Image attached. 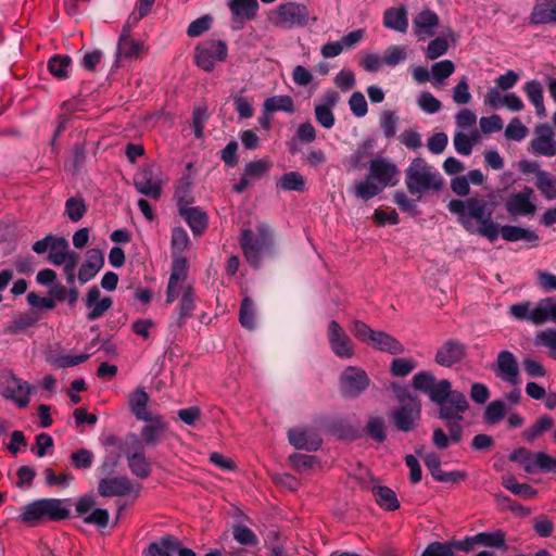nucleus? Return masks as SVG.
Segmentation results:
<instances>
[{
  "instance_id": "f257e3e1",
  "label": "nucleus",
  "mask_w": 556,
  "mask_h": 556,
  "mask_svg": "<svg viewBox=\"0 0 556 556\" xmlns=\"http://www.w3.org/2000/svg\"><path fill=\"white\" fill-rule=\"evenodd\" d=\"M494 208V202L480 197H470L466 200L453 199L447 203V210L457 215L458 224L467 232L478 233L490 242L496 241L500 235L508 242L539 240V236L532 230L513 225L500 227L493 220Z\"/></svg>"
},
{
  "instance_id": "f03ea898",
  "label": "nucleus",
  "mask_w": 556,
  "mask_h": 556,
  "mask_svg": "<svg viewBox=\"0 0 556 556\" xmlns=\"http://www.w3.org/2000/svg\"><path fill=\"white\" fill-rule=\"evenodd\" d=\"M239 245L245 261L253 269L261 268L263 258H273L278 255L276 231L266 222L257 223L254 230L242 229Z\"/></svg>"
},
{
  "instance_id": "7ed1b4c3",
  "label": "nucleus",
  "mask_w": 556,
  "mask_h": 556,
  "mask_svg": "<svg viewBox=\"0 0 556 556\" xmlns=\"http://www.w3.org/2000/svg\"><path fill=\"white\" fill-rule=\"evenodd\" d=\"M64 500L39 498L21 508L18 519L30 527L46 521H61L70 517V509L64 506Z\"/></svg>"
},
{
  "instance_id": "20e7f679",
  "label": "nucleus",
  "mask_w": 556,
  "mask_h": 556,
  "mask_svg": "<svg viewBox=\"0 0 556 556\" xmlns=\"http://www.w3.org/2000/svg\"><path fill=\"white\" fill-rule=\"evenodd\" d=\"M405 185L412 194H421L433 190L439 191L443 187V179L440 173L429 165L424 159H414L405 169Z\"/></svg>"
},
{
  "instance_id": "39448f33",
  "label": "nucleus",
  "mask_w": 556,
  "mask_h": 556,
  "mask_svg": "<svg viewBox=\"0 0 556 556\" xmlns=\"http://www.w3.org/2000/svg\"><path fill=\"white\" fill-rule=\"evenodd\" d=\"M439 406L438 417L446 421L445 426L451 433L452 442L459 443L464 433L460 421L464 419L463 414L469 408L465 394L455 390L448 400L440 403Z\"/></svg>"
},
{
  "instance_id": "423d86ee",
  "label": "nucleus",
  "mask_w": 556,
  "mask_h": 556,
  "mask_svg": "<svg viewBox=\"0 0 556 556\" xmlns=\"http://www.w3.org/2000/svg\"><path fill=\"white\" fill-rule=\"evenodd\" d=\"M141 421H144V425L140 429V440L135 434H131L135 447L153 448L170 434L169 422L160 414H152Z\"/></svg>"
},
{
  "instance_id": "0eeeda50",
  "label": "nucleus",
  "mask_w": 556,
  "mask_h": 556,
  "mask_svg": "<svg viewBox=\"0 0 556 556\" xmlns=\"http://www.w3.org/2000/svg\"><path fill=\"white\" fill-rule=\"evenodd\" d=\"M309 18L306 5L298 2L281 3L277 8L271 23L282 29L304 27Z\"/></svg>"
},
{
  "instance_id": "6e6552de",
  "label": "nucleus",
  "mask_w": 556,
  "mask_h": 556,
  "mask_svg": "<svg viewBox=\"0 0 556 556\" xmlns=\"http://www.w3.org/2000/svg\"><path fill=\"white\" fill-rule=\"evenodd\" d=\"M228 48L223 40H205L195 48V64L205 72H212L216 62H223L227 59Z\"/></svg>"
},
{
  "instance_id": "1a4fd4ad",
  "label": "nucleus",
  "mask_w": 556,
  "mask_h": 556,
  "mask_svg": "<svg viewBox=\"0 0 556 556\" xmlns=\"http://www.w3.org/2000/svg\"><path fill=\"white\" fill-rule=\"evenodd\" d=\"M33 387L14 374L3 376L0 380V394L14 402L20 408H25L30 402Z\"/></svg>"
},
{
  "instance_id": "9d476101",
  "label": "nucleus",
  "mask_w": 556,
  "mask_h": 556,
  "mask_svg": "<svg viewBox=\"0 0 556 556\" xmlns=\"http://www.w3.org/2000/svg\"><path fill=\"white\" fill-rule=\"evenodd\" d=\"M327 339L332 353L337 357L349 359L355 355V343L337 320L328 323Z\"/></svg>"
},
{
  "instance_id": "9b49d317",
  "label": "nucleus",
  "mask_w": 556,
  "mask_h": 556,
  "mask_svg": "<svg viewBox=\"0 0 556 556\" xmlns=\"http://www.w3.org/2000/svg\"><path fill=\"white\" fill-rule=\"evenodd\" d=\"M389 417L395 430L410 432L421 418V404L420 402H407V404L392 409Z\"/></svg>"
},
{
  "instance_id": "f8f14e48",
  "label": "nucleus",
  "mask_w": 556,
  "mask_h": 556,
  "mask_svg": "<svg viewBox=\"0 0 556 556\" xmlns=\"http://www.w3.org/2000/svg\"><path fill=\"white\" fill-rule=\"evenodd\" d=\"M367 374L354 366H349L340 376V393L344 397H357L369 386Z\"/></svg>"
},
{
  "instance_id": "ddd939ff",
  "label": "nucleus",
  "mask_w": 556,
  "mask_h": 556,
  "mask_svg": "<svg viewBox=\"0 0 556 556\" xmlns=\"http://www.w3.org/2000/svg\"><path fill=\"white\" fill-rule=\"evenodd\" d=\"M400 169L389 159L377 157L369 163L368 179L377 180L382 188L394 187L400 181Z\"/></svg>"
},
{
  "instance_id": "4468645a",
  "label": "nucleus",
  "mask_w": 556,
  "mask_h": 556,
  "mask_svg": "<svg viewBox=\"0 0 556 556\" xmlns=\"http://www.w3.org/2000/svg\"><path fill=\"white\" fill-rule=\"evenodd\" d=\"M175 553L178 556H197L191 548L182 547L181 541L172 534L151 542L143 551L144 556H173Z\"/></svg>"
},
{
  "instance_id": "2eb2a0df",
  "label": "nucleus",
  "mask_w": 556,
  "mask_h": 556,
  "mask_svg": "<svg viewBox=\"0 0 556 556\" xmlns=\"http://www.w3.org/2000/svg\"><path fill=\"white\" fill-rule=\"evenodd\" d=\"M140 491L139 484H134L128 477L101 478L98 483V493L103 497L127 496Z\"/></svg>"
},
{
  "instance_id": "dca6fc26",
  "label": "nucleus",
  "mask_w": 556,
  "mask_h": 556,
  "mask_svg": "<svg viewBox=\"0 0 556 556\" xmlns=\"http://www.w3.org/2000/svg\"><path fill=\"white\" fill-rule=\"evenodd\" d=\"M190 202L186 197L178 195V212L185 218L193 235L200 236L207 227V216L199 207H189Z\"/></svg>"
},
{
  "instance_id": "f3484780",
  "label": "nucleus",
  "mask_w": 556,
  "mask_h": 556,
  "mask_svg": "<svg viewBox=\"0 0 556 556\" xmlns=\"http://www.w3.org/2000/svg\"><path fill=\"white\" fill-rule=\"evenodd\" d=\"M271 162L267 159H260L247 163L239 181L233 185L232 190L236 193L244 192L252 181L258 180L265 176L271 168Z\"/></svg>"
},
{
  "instance_id": "a211bd4d",
  "label": "nucleus",
  "mask_w": 556,
  "mask_h": 556,
  "mask_svg": "<svg viewBox=\"0 0 556 556\" xmlns=\"http://www.w3.org/2000/svg\"><path fill=\"white\" fill-rule=\"evenodd\" d=\"M85 306L89 309L86 315L88 321H94L102 318L109 311L113 301L110 296L101 298V291L97 285L90 287L84 298Z\"/></svg>"
},
{
  "instance_id": "6ab92c4d",
  "label": "nucleus",
  "mask_w": 556,
  "mask_h": 556,
  "mask_svg": "<svg viewBox=\"0 0 556 556\" xmlns=\"http://www.w3.org/2000/svg\"><path fill=\"white\" fill-rule=\"evenodd\" d=\"M495 375L513 386L519 382L518 362L510 351L503 350L497 354Z\"/></svg>"
},
{
  "instance_id": "aec40b11",
  "label": "nucleus",
  "mask_w": 556,
  "mask_h": 556,
  "mask_svg": "<svg viewBox=\"0 0 556 556\" xmlns=\"http://www.w3.org/2000/svg\"><path fill=\"white\" fill-rule=\"evenodd\" d=\"M232 29H241L245 21L255 18L258 11L257 0H230Z\"/></svg>"
},
{
  "instance_id": "412c9836",
  "label": "nucleus",
  "mask_w": 556,
  "mask_h": 556,
  "mask_svg": "<svg viewBox=\"0 0 556 556\" xmlns=\"http://www.w3.org/2000/svg\"><path fill=\"white\" fill-rule=\"evenodd\" d=\"M531 148L538 155L548 157L556 155V140L548 124H540L535 127V138L531 141Z\"/></svg>"
},
{
  "instance_id": "4be33fe9",
  "label": "nucleus",
  "mask_w": 556,
  "mask_h": 556,
  "mask_svg": "<svg viewBox=\"0 0 556 556\" xmlns=\"http://www.w3.org/2000/svg\"><path fill=\"white\" fill-rule=\"evenodd\" d=\"M153 167L144 166L135 175L134 185L139 193L157 201L162 195V187L153 181Z\"/></svg>"
},
{
  "instance_id": "5701e85b",
  "label": "nucleus",
  "mask_w": 556,
  "mask_h": 556,
  "mask_svg": "<svg viewBox=\"0 0 556 556\" xmlns=\"http://www.w3.org/2000/svg\"><path fill=\"white\" fill-rule=\"evenodd\" d=\"M104 266V255L100 249H90L86 253V260L79 267L77 279L81 285L89 282Z\"/></svg>"
},
{
  "instance_id": "b1692460",
  "label": "nucleus",
  "mask_w": 556,
  "mask_h": 556,
  "mask_svg": "<svg viewBox=\"0 0 556 556\" xmlns=\"http://www.w3.org/2000/svg\"><path fill=\"white\" fill-rule=\"evenodd\" d=\"M530 25H556V0H535L529 15Z\"/></svg>"
},
{
  "instance_id": "393cba45",
  "label": "nucleus",
  "mask_w": 556,
  "mask_h": 556,
  "mask_svg": "<svg viewBox=\"0 0 556 556\" xmlns=\"http://www.w3.org/2000/svg\"><path fill=\"white\" fill-rule=\"evenodd\" d=\"M466 346L458 340L450 339L438 349L435 362L444 367H451L465 356Z\"/></svg>"
},
{
  "instance_id": "a878e982",
  "label": "nucleus",
  "mask_w": 556,
  "mask_h": 556,
  "mask_svg": "<svg viewBox=\"0 0 556 556\" xmlns=\"http://www.w3.org/2000/svg\"><path fill=\"white\" fill-rule=\"evenodd\" d=\"M288 439L291 445L296 450H305L307 452H316L323 444L319 434L314 430L290 429Z\"/></svg>"
},
{
  "instance_id": "bb28decb",
  "label": "nucleus",
  "mask_w": 556,
  "mask_h": 556,
  "mask_svg": "<svg viewBox=\"0 0 556 556\" xmlns=\"http://www.w3.org/2000/svg\"><path fill=\"white\" fill-rule=\"evenodd\" d=\"M195 309L194 293L191 286L185 288L178 306L172 313L170 326L181 328L185 325L187 318L191 317Z\"/></svg>"
},
{
  "instance_id": "cd10ccee",
  "label": "nucleus",
  "mask_w": 556,
  "mask_h": 556,
  "mask_svg": "<svg viewBox=\"0 0 556 556\" xmlns=\"http://www.w3.org/2000/svg\"><path fill=\"white\" fill-rule=\"evenodd\" d=\"M530 321L534 325H542L546 321L556 323V299L546 298L541 300L531 309Z\"/></svg>"
},
{
  "instance_id": "c85d7f7f",
  "label": "nucleus",
  "mask_w": 556,
  "mask_h": 556,
  "mask_svg": "<svg viewBox=\"0 0 556 556\" xmlns=\"http://www.w3.org/2000/svg\"><path fill=\"white\" fill-rule=\"evenodd\" d=\"M132 452H127L126 457L131 473L140 479H146L151 473L150 463L147 460L143 448L135 447Z\"/></svg>"
},
{
  "instance_id": "c756f323",
  "label": "nucleus",
  "mask_w": 556,
  "mask_h": 556,
  "mask_svg": "<svg viewBox=\"0 0 556 556\" xmlns=\"http://www.w3.org/2000/svg\"><path fill=\"white\" fill-rule=\"evenodd\" d=\"M149 400V394L143 388H137L131 394H129L128 406L137 420L147 419L148 416L152 415V413L148 410Z\"/></svg>"
},
{
  "instance_id": "7c9ffc66",
  "label": "nucleus",
  "mask_w": 556,
  "mask_h": 556,
  "mask_svg": "<svg viewBox=\"0 0 556 556\" xmlns=\"http://www.w3.org/2000/svg\"><path fill=\"white\" fill-rule=\"evenodd\" d=\"M505 208L510 216L533 215L536 211V206L531 200L516 193H511L507 198Z\"/></svg>"
},
{
  "instance_id": "2f4dec72",
  "label": "nucleus",
  "mask_w": 556,
  "mask_h": 556,
  "mask_svg": "<svg viewBox=\"0 0 556 556\" xmlns=\"http://www.w3.org/2000/svg\"><path fill=\"white\" fill-rule=\"evenodd\" d=\"M369 344L377 350L388 352L392 355L402 354L404 352L403 344L384 331L375 330V334L371 337Z\"/></svg>"
},
{
  "instance_id": "473e14b6",
  "label": "nucleus",
  "mask_w": 556,
  "mask_h": 556,
  "mask_svg": "<svg viewBox=\"0 0 556 556\" xmlns=\"http://www.w3.org/2000/svg\"><path fill=\"white\" fill-rule=\"evenodd\" d=\"M383 25L399 33H405L408 28L407 12L405 8H390L383 14Z\"/></svg>"
},
{
  "instance_id": "72a5a7b5",
  "label": "nucleus",
  "mask_w": 556,
  "mask_h": 556,
  "mask_svg": "<svg viewBox=\"0 0 556 556\" xmlns=\"http://www.w3.org/2000/svg\"><path fill=\"white\" fill-rule=\"evenodd\" d=\"M522 90L525 91L528 100L534 105L536 115L544 117L546 115L544 102H543V88L539 80L527 81Z\"/></svg>"
},
{
  "instance_id": "f704fd0d",
  "label": "nucleus",
  "mask_w": 556,
  "mask_h": 556,
  "mask_svg": "<svg viewBox=\"0 0 556 556\" xmlns=\"http://www.w3.org/2000/svg\"><path fill=\"white\" fill-rule=\"evenodd\" d=\"M549 473L556 472V458L547 455L544 452L533 453L531 464L526 466V472L533 475L536 472Z\"/></svg>"
},
{
  "instance_id": "c9c22d12",
  "label": "nucleus",
  "mask_w": 556,
  "mask_h": 556,
  "mask_svg": "<svg viewBox=\"0 0 556 556\" xmlns=\"http://www.w3.org/2000/svg\"><path fill=\"white\" fill-rule=\"evenodd\" d=\"M371 492L375 496L376 503L388 511H394L400 507V502L395 492L384 485H374Z\"/></svg>"
},
{
  "instance_id": "e433bc0d",
  "label": "nucleus",
  "mask_w": 556,
  "mask_h": 556,
  "mask_svg": "<svg viewBox=\"0 0 556 556\" xmlns=\"http://www.w3.org/2000/svg\"><path fill=\"white\" fill-rule=\"evenodd\" d=\"M72 252L68 241L64 237L55 236L49 249L48 261L55 266H61Z\"/></svg>"
},
{
  "instance_id": "4c0bfd02",
  "label": "nucleus",
  "mask_w": 556,
  "mask_h": 556,
  "mask_svg": "<svg viewBox=\"0 0 556 556\" xmlns=\"http://www.w3.org/2000/svg\"><path fill=\"white\" fill-rule=\"evenodd\" d=\"M143 51V42L130 37H119L117 41V58L138 59Z\"/></svg>"
},
{
  "instance_id": "58836bf2",
  "label": "nucleus",
  "mask_w": 556,
  "mask_h": 556,
  "mask_svg": "<svg viewBox=\"0 0 556 556\" xmlns=\"http://www.w3.org/2000/svg\"><path fill=\"white\" fill-rule=\"evenodd\" d=\"M72 65V59L68 55L54 54L48 60V70L52 76L58 79L68 77V68Z\"/></svg>"
},
{
  "instance_id": "ea45409f",
  "label": "nucleus",
  "mask_w": 556,
  "mask_h": 556,
  "mask_svg": "<svg viewBox=\"0 0 556 556\" xmlns=\"http://www.w3.org/2000/svg\"><path fill=\"white\" fill-rule=\"evenodd\" d=\"M503 486L510 491L513 494L525 497V498H533L536 496L538 491L527 483H519L514 476H503L502 477Z\"/></svg>"
},
{
  "instance_id": "a19ab883",
  "label": "nucleus",
  "mask_w": 556,
  "mask_h": 556,
  "mask_svg": "<svg viewBox=\"0 0 556 556\" xmlns=\"http://www.w3.org/2000/svg\"><path fill=\"white\" fill-rule=\"evenodd\" d=\"M553 426L554 419L552 417L547 415L541 416L533 426L527 428L522 432V438L525 441L531 443L541 437L544 432L552 429Z\"/></svg>"
},
{
  "instance_id": "79ce46f5",
  "label": "nucleus",
  "mask_w": 556,
  "mask_h": 556,
  "mask_svg": "<svg viewBox=\"0 0 556 556\" xmlns=\"http://www.w3.org/2000/svg\"><path fill=\"white\" fill-rule=\"evenodd\" d=\"M506 413L507 406L503 401H492L484 409L483 421L489 426H494L505 417Z\"/></svg>"
},
{
  "instance_id": "37998d69",
  "label": "nucleus",
  "mask_w": 556,
  "mask_h": 556,
  "mask_svg": "<svg viewBox=\"0 0 556 556\" xmlns=\"http://www.w3.org/2000/svg\"><path fill=\"white\" fill-rule=\"evenodd\" d=\"M87 210L88 205L81 197H71L65 201V214L73 223L79 222Z\"/></svg>"
},
{
  "instance_id": "c03bdc74",
  "label": "nucleus",
  "mask_w": 556,
  "mask_h": 556,
  "mask_svg": "<svg viewBox=\"0 0 556 556\" xmlns=\"http://www.w3.org/2000/svg\"><path fill=\"white\" fill-rule=\"evenodd\" d=\"M439 23V17L435 12L431 10H424L417 14L413 24L417 30L422 29L426 35L432 36L434 34L433 27Z\"/></svg>"
},
{
  "instance_id": "a18cd8bd",
  "label": "nucleus",
  "mask_w": 556,
  "mask_h": 556,
  "mask_svg": "<svg viewBox=\"0 0 556 556\" xmlns=\"http://www.w3.org/2000/svg\"><path fill=\"white\" fill-rule=\"evenodd\" d=\"M277 188L285 191H303L305 188V179L298 172H289L283 174L277 182Z\"/></svg>"
},
{
  "instance_id": "49530a36",
  "label": "nucleus",
  "mask_w": 556,
  "mask_h": 556,
  "mask_svg": "<svg viewBox=\"0 0 556 556\" xmlns=\"http://www.w3.org/2000/svg\"><path fill=\"white\" fill-rule=\"evenodd\" d=\"M265 112H288L294 111L293 100L290 96H273L264 101Z\"/></svg>"
},
{
  "instance_id": "de8ad7c7",
  "label": "nucleus",
  "mask_w": 556,
  "mask_h": 556,
  "mask_svg": "<svg viewBox=\"0 0 556 556\" xmlns=\"http://www.w3.org/2000/svg\"><path fill=\"white\" fill-rule=\"evenodd\" d=\"M475 540L478 545H482L485 547L493 548H502L505 547V533L502 530H496L494 532H480L475 535Z\"/></svg>"
},
{
  "instance_id": "09e8293b",
  "label": "nucleus",
  "mask_w": 556,
  "mask_h": 556,
  "mask_svg": "<svg viewBox=\"0 0 556 556\" xmlns=\"http://www.w3.org/2000/svg\"><path fill=\"white\" fill-rule=\"evenodd\" d=\"M239 321L248 330L255 328V306L249 296H245L240 305Z\"/></svg>"
},
{
  "instance_id": "8fccbe9b",
  "label": "nucleus",
  "mask_w": 556,
  "mask_h": 556,
  "mask_svg": "<svg viewBox=\"0 0 556 556\" xmlns=\"http://www.w3.org/2000/svg\"><path fill=\"white\" fill-rule=\"evenodd\" d=\"M535 187L546 200L556 199V178H554L549 173L540 172L535 181Z\"/></svg>"
},
{
  "instance_id": "3c124183",
  "label": "nucleus",
  "mask_w": 556,
  "mask_h": 556,
  "mask_svg": "<svg viewBox=\"0 0 556 556\" xmlns=\"http://www.w3.org/2000/svg\"><path fill=\"white\" fill-rule=\"evenodd\" d=\"M365 431L372 440L382 443L387 439L386 421L380 416H369Z\"/></svg>"
},
{
  "instance_id": "603ef678",
  "label": "nucleus",
  "mask_w": 556,
  "mask_h": 556,
  "mask_svg": "<svg viewBox=\"0 0 556 556\" xmlns=\"http://www.w3.org/2000/svg\"><path fill=\"white\" fill-rule=\"evenodd\" d=\"M38 318L33 314L24 313L16 316L5 326L4 332L15 334L36 325Z\"/></svg>"
},
{
  "instance_id": "864d4df0",
  "label": "nucleus",
  "mask_w": 556,
  "mask_h": 556,
  "mask_svg": "<svg viewBox=\"0 0 556 556\" xmlns=\"http://www.w3.org/2000/svg\"><path fill=\"white\" fill-rule=\"evenodd\" d=\"M455 390H452L451 382L447 379L435 381L432 389L428 393L431 402L435 404L443 403L452 395Z\"/></svg>"
},
{
  "instance_id": "5fc2aeb1",
  "label": "nucleus",
  "mask_w": 556,
  "mask_h": 556,
  "mask_svg": "<svg viewBox=\"0 0 556 556\" xmlns=\"http://www.w3.org/2000/svg\"><path fill=\"white\" fill-rule=\"evenodd\" d=\"M233 540L244 546H256L258 539L253 530L243 525H235L232 527Z\"/></svg>"
},
{
  "instance_id": "6e6d98bb",
  "label": "nucleus",
  "mask_w": 556,
  "mask_h": 556,
  "mask_svg": "<svg viewBox=\"0 0 556 556\" xmlns=\"http://www.w3.org/2000/svg\"><path fill=\"white\" fill-rule=\"evenodd\" d=\"M372 179H368V176L365 180L356 184L355 194L357 198L368 201L374 197L378 195L382 191V187L371 181Z\"/></svg>"
},
{
  "instance_id": "4d7b16f0",
  "label": "nucleus",
  "mask_w": 556,
  "mask_h": 556,
  "mask_svg": "<svg viewBox=\"0 0 556 556\" xmlns=\"http://www.w3.org/2000/svg\"><path fill=\"white\" fill-rule=\"evenodd\" d=\"M399 116L393 111H383L380 116V128L384 137L390 140L396 135Z\"/></svg>"
},
{
  "instance_id": "13d9d810",
  "label": "nucleus",
  "mask_w": 556,
  "mask_h": 556,
  "mask_svg": "<svg viewBox=\"0 0 556 556\" xmlns=\"http://www.w3.org/2000/svg\"><path fill=\"white\" fill-rule=\"evenodd\" d=\"M435 381H437V379L433 376V374H431L430 371L424 370V371L417 372L413 377L412 386L414 387V389L428 395V393L432 389Z\"/></svg>"
},
{
  "instance_id": "bf43d9fd",
  "label": "nucleus",
  "mask_w": 556,
  "mask_h": 556,
  "mask_svg": "<svg viewBox=\"0 0 556 556\" xmlns=\"http://www.w3.org/2000/svg\"><path fill=\"white\" fill-rule=\"evenodd\" d=\"M350 331L356 340L362 343L369 344L375 330L362 320L355 319L351 323Z\"/></svg>"
},
{
  "instance_id": "052dcab7",
  "label": "nucleus",
  "mask_w": 556,
  "mask_h": 556,
  "mask_svg": "<svg viewBox=\"0 0 556 556\" xmlns=\"http://www.w3.org/2000/svg\"><path fill=\"white\" fill-rule=\"evenodd\" d=\"M206 108L198 106L192 112V129L197 139H202L204 136V127L207 121Z\"/></svg>"
},
{
  "instance_id": "680f3d73",
  "label": "nucleus",
  "mask_w": 556,
  "mask_h": 556,
  "mask_svg": "<svg viewBox=\"0 0 556 556\" xmlns=\"http://www.w3.org/2000/svg\"><path fill=\"white\" fill-rule=\"evenodd\" d=\"M352 114L356 117H364L368 112L367 101L361 91H355L349 99Z\"/></svg>"
},
{
  "instance_id": "e2e57ef3",
  "label": "nucleus",
  "mask_w": 556,
  "mask_h": 556,
  "mask_svg": "<svg viewBox=\"0 0 556 556\" xmlns=\"http://www.w3.org/2000/svg\"><path fill=\"white\" fill-rule=\"evenodd\" d=\"M212 21L210 15H203L192 21L187 28V35L192 38L203 35L211 28Z\"/></svg>"
},
{
  "instance_id": "0e129e2a",
  "label": "nucleus",
  "mask_w": 556,
  "mask_h": 556,
  "mask_svg": "<svg viewBox=\"0 0 556 556\" xmlns=\"http://www.w3.org/2000/svg\"><path fill=\"white\" fill-rule=\"evenodd\" d=\"M71 459L75 468L88 469L93 463L94 455L90 450L80 448L72 453Z\"/></svg>"
},
{
  "instance_id": "69168bd1",
  "label": "nucleus",
  "mask_w": 556,
  "mask_h": 556,
  "mask_svg": "<svg viewBox=\"0 0 556 556\" xmlns=\"http://www.w3.org/2000/svg\"><path fill=\"white\" fill-rule=\"evenodd\" d=\"M528 129L518 117H514L505 129V137L510 140L521 141L527 136Z\"/></svg>"
},
{
  "instance_id": "338daca9",
  "label": "nucleus",
  "mask_w": 556,
  "mask_h": 556,
  "mask_svg": "<svg viewBox=\"0 0 556 556\" xmlns=\"http://www.w3.org/2000/svg\"><path fill=\"white\" fill-rule=\"evenodd\" d=\"M421 556H454L451 544L447 542L434 541L427 545Z\"/></svg>"
},
{
  "instance_id": "774afa93",
  "label": "nucleus",
  "mask_w": 556,
  "mask_h": 556,
  "mask_svg": "<svg viewBox=\"0 0 556 556\" xmlns=\"http://www.w3.org/2000/svg\"><path fill=\"white\" fill-rule=\"evenodd\" d=\"M535 345H544L551 350L553 358L556 359V329H546L535 337Z\"/></svg>"
}]
</instances>
